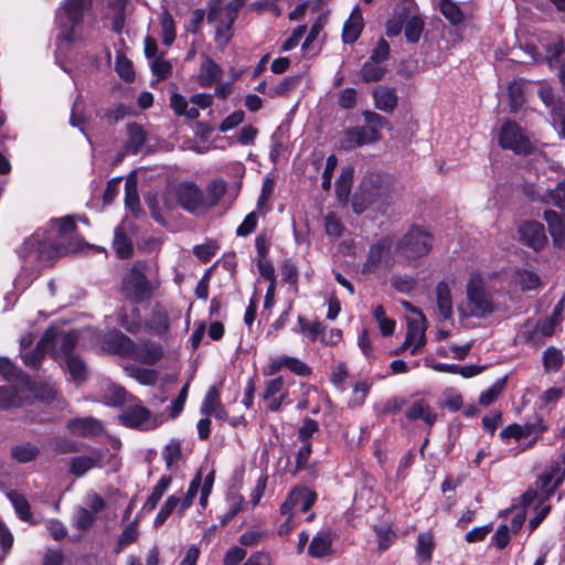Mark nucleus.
<instances>
[{"mask_svg": "<svg viewBox=\"0 0 565 565\" xmlns=\"http://www.w3.org/2000/svg\"><path fill=\"white\" fill-rule=\"evenodd\" d=\"M76 231V223L73 216H64L52 221L51 234L36 232L25 239L20 254L24 258L38 262H47L57 255L67 253L71 247L65 241L73 237Z\"/></svg>", "mask_w": 565, "mask_h": 565, "instance_id": "nucleus-1", "label": "nucleus"}, {"mask_svg": "<svg viewBox=\"0 0 565 565\" xmlns=\"http://www.w3.org/2000/svg\"><path fill=\"white\" fill-rule=\"evenodd\" d=\"M147 262L137 260L122 276L120 294L134 305L150 300L159 288V280L149 278Z\"/></svg>", "mask_w": 565, "mask_h": 565, "instance_id": "nucleus-2", "label": "nucleus"}, {"mask_svg": "<svg viewBox=\"0 0 565 565\" xmlns=\"http://www.w3.org/2000/svg\"><path fill=\"white\" fill-rule=\"evenodd\" d=\"M246 0H232L224 4L223 0H209L207 21L214 24L215 43L224 50L233 38V24Z\"/></svg>", "mask_w": 565, "mask_h": 565, "instance_id": "nucleus-3", "label": "nucleus"}, {"mask_svg": "<svg viewBox=\"0 0 565 565\" xmlns=\"http://www.w3.org/2000/svg\"><path fill=\"white\" fill-rule=\"evenodd\" d=\"M92 6V0H65L56 11V24L58 34L56 44L58 50L68 47L77 40L76 26L84 19L86 10Z\"/></svg>", "mask_w": 565, "mask_h": 565, "instance_id": "nucleus-4", "label": "nucleus"}, {"mask_svg": "<svg viewBox=\"0 0 565 565\" xmlns=\"http://www.w3.org/2000/svg\"><path fill=\"white\" fill-rule=\"evenodd\" d=\"M105 344L114 353L149 365L158 362L163 355L160 345L151 342L136 344L130 338L118 330H114L106 335Z\"/></svg>", "mask_w": 565, "mask_h": 565, "instance_id": "nucleus-5", "label": "nucleus"}, {"mask_svg": "<svg viewBox=\"0 0 565 565\" xmlns=\"http://www.w3.org/2000/svg\"><path fill=\"white\" fill-rule=\"evenodd\" d=\"M433 236L419 227H412L397 244V250L407 259H415L429 253Z\"/></svg>", "mask_w": 565, "mask_h": 565, "instance_id": "nucleus-6", "label": "nucleus"}, {"mask_svg": "<svg viewBox=\"0 0 565 565\" xmlns=\"http://www.w3.org/2000/svg\"><path fill=\"white\" fill-rule=\"evenodd\" d=\"M499 145L516 154H529L534 145L521 126L514 121H505L499 131Z\"/></svg>", "mask_w": 565, "mask_h": 565, "instance_id": "nucleus-7", "label": "nucleus"}, {"mask_svg": "<svg viewBox=\"0 0 565 565\" xmlns=\"http://www.w3.org/2000/svg\"><path fill=\"white\" fill-rule=\"evenodd\" d=\"M466 290L470 306V316L481 318L493 311L491 297L486 291L483 280L479 275H475L469 279Z\"/></svg>", "mask_w": 565, "mask_h": 565, "instance_id": "nucleus-8", "label": "nucleus"}, {"mask_svg": "<svg viewBox=\"0 0 565 565\" xmlns=\"http://www.w3.org/2000/svg\"><path fill=\"white\" fill-rule=\"evenodd\" d=\"M381 193V177L376 173H369L364 175L353 196V211L355 213H362L380 198Z\"/></svg>", "mask_w": 565, "mask_h": 565, "instance_id": "nucleus-9", "label": "nucleus"}, {"mask_svg": "<svg viewBox=\"0 0 565 565\" xmlns=\"http://www.w3.org/2000/svg\"><path fill=\"white\" fill-rule=\"evenodd\" d=\"M174 196L179 206L193 215L205 214L203 191L194 182L184 181L174 189Z\"/></svg>", "mask_w": 565, "mask_h": 565, "instance_id": "nucleus-10", "label": "nucleus"}, {"mask_svg": "<svg viewBox=\"0 0 565 565\" xmlns=\"http://www.w3.org/2000/svg\"><path fill=\"white\" fill-rule=\"evenodd\" d=\"M317 501V493L308 487H295L280 505L281 514H291L294 511L307 512Z\"/></svg>", "mask_w": 565, "mask_h": 565, "instance_id": "nucleus-11", "label": "nucleus"}, {"mask_svg": "<svg viewBox=\"0 0 565 565\" xmlns=\"http://www.w3.org/2000/svg\"><path fill=\"white\" fill-rule=\"evenodd\" d=\"M287 369L291 373L298 375V376H309L312 373L311 367L305 363L303 361L299 360L298 358L290 356L287 354H281L271 360L268 365L263 370L264 375H275L280 370Z\"/></svg>", "mask_w": 565, "mask_h": 565, "instance_id": "nucleus-12", "label": "nucleus"}, {"mask_svg": "<svg viewBox=\"0 0 565 565\" xmlns=\"http://www.w3.org/2000/svg\"><path fill=\"white\" fill-rule=\"evenodd\" d=\"M518 233L520 241L535 252L543 249L547 243L544 225L537 221L521 223Z\"/></svg>", "mask_w": 565, "mask_h": 565, "instance_id": "nucleus-13", "label": "nucleus"}, {"mask_svg": "<svg viewBox=\"0 0 565 565\" xmlns=\"http://www.w3.org/2000/svg\"><path fill=\"white\" fill-rule=\"evenodd\" d=\"M561 482L562 478L554 480V476L552 473L541 475L536 482L537 490H527L523 494V503L525 505H530L537 498H540V501L547 500L551 495L554 494Z\"/></svg>", "mask_w": 565, "mask_h": 565, "instance_id": "nucleus-14", "label": "nucleus"}, {"mask_svg": "<svg viewBox=\"0 0 565 565\" xmlns=\"http://www.w3.org/2000/svg\"><path fill=\"white\" fill-rule=\"evenodd\" d=\"M375 141L376 136L374 130L360 126L344 131L339 142L341 149L349 151Z\"/></svg>", "mask_w": 565, "mask_h": 565, "instance_id": "nucleus-15", "label": "nucleus"}, {"mask_svg": "<svg viewBox=\"0 0 565 565\" xmlns=\"http://www.w3.org/2000/svg\"><path fill=\"white\" fill-rule=\"evenodd\" d=\"M284 386L285 380L282 376H277L265 382L263 398L267 402V409L269 412H278L286 402L287 393H281Z\"/></svg>", "mask_w": 565, "mask_h": 565, "instance_id": "nucleus-16", "label": "nucleus"}, {"mask_svg": "<svg viewBox=\"0 0 565 565\" xmlns=\"http://www.w3.org/2000/svg\"><path fill=\"white\" fill-rule=\"evenodd\" d=\"M150 417V411L139 404L127 406L119 415L120 422L129 428H148Z\"/></svg>", "mask_w": 565, "mask_h": 565, "instance_id": "nucleus-17", "label": "nucleus"}, {"mask_svg": "<svg viewBox=\"0 0 565 565\" xmlns=\"http://www.w3.org/2000/svg\"><path fill=\"white\" fill-rule=\"evenodd\" d=\"M104 452L100 449H94L87 456L72 458L70 462V472L79 478L95 467H102Z\"/></svg>", "mask_w": 565, "mask_h": 565, "instance_id": "nucleus-18", "label": "nucleus"}, {"mask_svg": "<svg viewBox=\"0 0 565 565\" xmlns=\"http://www.w3.org/2000/svg\"><path fill=\"white\" fill-rule=\"evenodd\" d=\"M539 96L542 102L552 108L553 122L557 126L559 134L565 138V113L561 102L554 100V94L550 86L542 85L539 89Z\"/></svg>", "mask_w": 565, "mask_h": 565, "instance_id": "nucleus-19", "label": "nucleus"}, {"mask_svg": "<svg viewBox=\"0 0 565 565\" xmlns=\"http://www.w3.org/2000/svg\"><path fill=\"white\" fill-rule=\"evenodd\" d=\"M561 322L553 317H547L544 320L539 321L532 331H522V339L524 342L531 345H537L541 342V337H551L555 332L556 326Z\"/></svg>", "mask_w": 565, "mask_h": 565, "instance_id": "nucleus-20", "label": "nucleus"}, {"mask_svg": "<svg viewBox=\"0 0 565 565\" xmlns=\"http://www.w3.org/2000/svg\"><path fill=\"white\" fill-rule=\"evenodd\" d=\"M54 341L55 331L47 330L38 342L35 349L30 353L23 354L24 364L32 369L39 367L46 351L52 348Z\"/></svg>", "mask_w": 565, "mask_h": 565, "instance_id": "nucleus-21", "label": "nucleus"}, {"mask_svg": "<svg viewBox=\"0 0 565 565\" xmlns=\"http://www.w3.org/2000/svg\"><path fill=\"white\" fill-rule=\"evenodd\" d=\"M333 534L331 531H320L311 540L308 554L313 558H323L333 553Z\"/></svg>", "mask_w": 565, "mask_h": 565, "instance_id": "nucleus-22", "label": "nucleus"}, {"mask_svg": "<svg viewBox=\"0 0 565 565\" xmlns=\"http://www.w3.org/2000/svg\"><path fill=\"white\" fill-rule=\"evenodd\" d=\"M392 246L393 238L388 236L383 237L379 239L375 244H373L369 249L367 258L363 266V271H374L381 264L383 256L390 252Z\"/></svg>", "mask_w": 565, "mask_h": 565, "instance_id": "nucleus-23", "label": "nucleus"}, {"mask_svg": "<svg viewBox=\"0 0 565 565\" xmlns=\"http://www.w3.org/2000/svg\"><path fill=\"white\" fill-rule=\"evenodd\" d=\"M547 223L548 232L556 248H565V223L557 212L546 210L543 214Z\"/></svg>", "mask_w": 565, "mask_h": 565, "instance_id": "nucleus-24", "label": "nucleus"}, {"mask_svg": "<svg viewBox=\"0 0 565 565\" xmlns=\"http://www.w3.org/2000/svg\"><path fill=\"white\" fill-rule=\"evenodd\" d=\"M67 428L75 436H97L103 431V424L98 419L84 417L70 420Z\"/></svg>", "mask_w": 565, "mask_h": 565, "instance_id": "nucleus-25", "label": "nucleus"}, {"mask_svg": "<svg viewBox=\"0 0 565 565\" xmlns=\"http://www.w3.org/2000/svg\"><path fill=\"white\" fill-rule=\"evenodd\" d=\"M223 71L210 56L203 55L198 74V83L201 87H211L216 83L222 75Z\"/></svg>", "mask_w": 565, "mask_h": 565, "instance_id": "nucleus-26", "label": "nucleus"}, {"mask_svg": "<svg viewBox=\"0 0 565 565\" xmlns=\"http://www.w3.org/2000/svg\"><path fill=\"white\" fill-rule=\"evenodd\" d=\"M405 416L409 420L420 419L429 427H431L437 420V414L423 398L414 401L407 408Z\"/></svg>", "mask_w": 565, "mask_h": 565, "instance_id": "nucleus-27", "label": "nucleus"}, {"mask_svg": "<svg viewBox=\"0 0 565 565\" xmlns=\"http://www.w3.org/2000/svg\"><path fill=\"white\" fill-rule=\"evenodd\" d=\"M116 320L130 333L139 331L141 327V315L137 307L122 306L115 311Z\"/></svg>", "mask_w": 565, "mask_h": 565, "instance_id": "nucleus-28", "label": "nucleus"}, {"mask_svg": "<svg viewBox=\"0 0 565 565\" xmlns=\"http://www.w3.org/2000/svg\"><path fill=\"white\" fill-rule=\"evenodd\" d=\"M373 99L375 107L387 114L395 110L398 102L395 89L385 86H380L373 90Z\"/></svg>", "mask_w": 565, "mask_h": 565, "instance_id": "nucleus-29", "label": "nucleus"}, {"mask_svg": "<svg viewBox=\"0 0 565 565\" xmlns=\"http://www.w3.org/2000/svg\"><path fill=\"white\" fill-rule=\"evenodd\" d=\"M363 29L362 13L359 7L351 12L343 26L342 39L344 43H353L358 40Z\"/></svg>", "mask_w": 565, "mask_h": 565, "instance_id": "nucleus-30", "label": "nucleus"}, {"mask_svg": "<svg viewBox=\"0 0 565 565\" xmlns=\"http://www.w3.org/2000/svg\"><path fill=\"white\" fill-rule=\"evenodd\" d=\"M437 310L441 319L447 320L452 315V299L449 286L445 281L436 286Z\"/></svg>", "mask_w": 565, "mask_h": 565, "instance_id": "nucleus-31", "label": "nucleus"}, {"mask_svg": "<svg viewBox=\"0 0 565 565\" xmlns=\"http://www.w3.org/2000/svg\"><path fill=\"white\" fill-rule=\"evenodd\" d=\"M227 189V183L223 179H214L206 186V194L203 193L205 213L217 205Z\"/></svg>", "mask_w": 565, "mask_h": 565, "instance_id": "nucleus-32", "label": "nucleus"}, {"mask_svg": "<svg viewBox=\"0 0 565 565\" xmlns=\"http://www.w3.org/2000/svg\"><path fill=\"white\" fill-rule=\"evenodd\" d=\"M426 328L419 327L416 322H408L406 332V345H412L411 354L416 355L426 343Z\"/></svg>", "mask_w": 565, "mask_h": 565, "instance_id": "nucleus-33", "label": "nucleus"}, {"mask_svg": "<svg viewBox=\"0 0 565 565\" xmlns=\"http://www.w3.org/2000/svg\"><path fill=\"white\" fill-rule=\"evenodd\" d=\"M113 247L116 255L121 259L130 258L134 254L132 242L127 237L122 226H117L115 228Z\"/></svg>", "mask_w": 565, "mask_h": 565, "instance_id": "nucleus-34", "label": "nucleus"}, {"mask_svg": "<svg viewBox=\"0 0 565 565\" xmlns=\"http://www.w3.org/2000/svg\"><path fill=\"white\" fill-rule=\"evenodd\" d=\"M127 134H128V140H127V151L131 153H138L141 147L145 145L147 135L143 128L136 124L130 122L127 125Z\"/></svg>", "mask_w": 565, "mask_h": 565, "instance_id": "nucleus-35", "label": "nucleus"}, {"mask_svg": "<svg viewBox=\"0 0 565 565\" xmlns=\"http://www.w3.org/2000/svg\"><path fill=\"white\" fill-rule=\"evenodd\" d=\"M353 183V169L345 167L341 170L340 177L335 182V194L340 202H347Z\"/></svg>", "mask_w": 565, "mask_h": 565, "instance_id": "nucleus-36", "label": "nucleus"}, {"mask_svg": "<svg viewBox=\"0 0 565 565\" xmlns=\"http://www.w3.org/2000/svg\"><path fill=\"white\" fill-rule=\"evenodd\" d=\"M171 483V477L162 476L157 484L153 487L150 495L148 497L147 501L143 504V509L148 511H152L158 502L163 497L164 492L168 490Z\"/></svg>", "mask_w": 565, "mask_h": 565, "instance_id": "nucleus-37", "label": "nucleus"}, {"mask_svg": "<svg viewBox=\"0 0 565 565\" xmlns=\"http://www.w3.org/2000/svg\"><path fill=\"white\" fill-rule=\"evenodd\" d=\"M22 396L17 386H0V408L18 407L22 405Z\"/></svg>", "mask_w": 565, "mask_h": 565, "instance_id": "nucleus-38", "label": "nucleus"}, {"mask_svg": "<svg viewBox=\"0 0 565 565\" xmlns=\"http://www.w3.org/2000/svg\"><path fill=\"white\" fill-rule=\"evenodd\" d=\"M298 324L300 327L301 333L310 339L312 342L320 341V338L323 334L326 326H323L319 321H309L305 317H298Z\"/></svg>", "mask_w": 565, "mask_h": 565, "instance_id": "nucleus-39", "label": "nucleus"}, {"mask_svg": "<svg viewBox=\"0 0 565 565\" xmlns=\"http://www.w3.org/2000/svg\"><path fill=\"white\" fill-rule=\"evenodd\" d=\"M439 10L441 14L454 25L463 21V12L459 4L452 0H440Z\"/></svg>", "mask_w": 565, "mask_h": 565, "instance_id": "nucleus-40", "label": "nucleus"}, {"mask_svg": "<svg viewBox=\"0 0 565 565\" xmlns=\"http://www.w3.org/2000/svg\"><path fill=\"white\" fill-rule=\"evenodd\" d=\"M280 275L281 280L285 284H288L290 287V291L295 295L298 294V268L297 266L289 259L285 260L280 266Z\"/></svg>", "mask_w": 565, "mask_h": 565, "instance_id": "nucleus-41", "label": "nucleus"}, {"mask_svg": "<svg viewBox=\"0 0 565 565\" xmlns=\"http://www.w3.org/2000/svg\"><path fill=\"white\" fill-rule=\"evenodd\" d=\"M125 205L134 215H137L140 210L137 182L132 179H128L125 183Z\"/></svg>", "mask_w": 565, "mask_h": 565, "instance_id": "nucleus-42", "label": "nucleus"}, {"mask_svg": "<svg viewBox=\"0 0 565 565\" xmlns=\"http://www.w3.org/2000/svg\"><path fill=\"white\" fill-rule=\"evenodd\" d=\"M97 516L87 508L77 507L73 515V525L81 531L89 530L96 522Z\"/></svg>", "mask_w": 565, "mask_h": 565, "instance_id": "nucleus-43", "label": "nucleus"}, {"mask_svg": "<svg viewBox=\"0 0 565 565\" xmlns=\"http://www.w3.org/2000/svg\"><path fill=\"white\" fill-rule=\"evenodd\" d=\"M514 280L522 290H534L541 286V278L539 275L526 269L518 270L515 273Z\"/></svg>", "mask_w": 565, "mask_h": 565, "instance_id": "nucleus-44", "label": "nucleus"}, {"mask_svg": "<svg viewBox=\"0 0 565 565\" xmlns=\"http://www.w3.org/2000/svg\"><path fill=\"white\" fill-rule=\"evenodd\" d=\"M39 454V448L30 443L18 445L11 449V456L22 463L34 460Z\"/></svg>", "mask_w": 565, "mask_h": 565, "instance_id": "nucleus-45", "label": "nucleus"}, {"mask_svg": "<svg viewBox=\"0 0 565 565\" xmlns=\"http://www.w3.org/2000/svg\"><path fill=\"white\" fill-rule=\"evenodd\" d=\"M534 433L533 425H519L512 424L505 427L500 431L501 439H510L513 438L515 440H520L522 438H527Z\"/></svg>", "mask_w": 565, "mask_h": 565, "instance_id": "nucleus-46", "label": "nucleus"}, {"mask_svg": "<svg viewBox=\"0 0 565 565\" xmlns=\"http://www.w3.org/2000/svg\"><path fill=\"white\" fill-rule=\"evenodd\" d=\"M201 482H202V471L200 470V471H198V473L194 476V478L190 482V486L185 493V497L183 498L182 501H180V508L178 511L180 515H182L185 512V510L192 505L194 498L196 497L198 492L200 491Z\"/></svg>", "mask_w": 565, "mask_h": 565, "instance_id": "nucleus-47", "label": "nucleus"}, {"mask_svg": "<svg viewBox=\"0 0 565 565\" xmlns=\"http://www.w3.org/2000/svg\"><path fill=\"white\" fill-rule=\"evenodd\" d=\"M373 317L376 320L382 335H392L395 331V321L386 317L385 309L382 305L376 306L373 309Z\"/></svg>", "mask_w": 565, "mask_h": 565, "instance_id": "nucleus-48", "label": "nucleus"}, {"mask_svg": "<svg viewBox=\"0 0 565 565\" xmlns=\"http://www.w3.org/2000/svg\"><path fill=\"white\" fill-rule=\"evenodd\" d=\"M371 390V384L366 381H359L354 384L351 398L348 402L350 408L360 407L364 404Z\"/></svg>", "mask_w": 565, "mask_h": 565, "instance_id": "nucleus-49", "label": "nucleus"}, {"mask_svg": "<svg viewBox=\"0 0 565 565\" xmlns=\"http://www.w3.org/2000/svg\"><path fill=\"white\" fill-rule=\"evenodd\" d=\"M433 548L434 542L431 534L427 532L419 533L416 545L417 556L424 562H429L431 559Z\"/></svg>", "mask_w": 565, "mask_h": 565, "instance_id": "nucleus-50", "label": "nucleus"}, {"mask_svg": "<svg viewBox=\"0 0 565 565\" xmlns=\"http://www.w3.org/2000/svg\"><path fill=\"white\" fill-rule=\"evenodd\" d=\"M8 498L11 501L12 505L19 518L23 521H29L32 516L30 511V504L28 500L20 493L15 491L8 492Z\"/></svg>", "mask_w": 565, "mask_h": 565, "instance_id": "nucleus-51", "label": "nucleus"}, {"mask_svg": "<svg viewBox=\"0 0 565 565\" xmlns=\"http://www.w3.org/2000/svg\"><path fill=\"white\" fill-rule=\"evenodd\" d=\"M162 43L171 45L175 40V25L172 15L164 11L160 18Z\"/></svg>", "mask_w": 565, "mask_h": 565, "instance_id": "nucleus-52", "label": "nucleus"}, {"mask_svg": "<svg viewBox=\"0 0 565 565\" xmlns=\"http://www.w3.org/2000/svg\"><path fill=\"white\" fill-rule=\"evenodd\" d=\"M541 201L544 203L552 202L565 217V181L559 182L555 189L542 196Z\"/></svg>", "mask_w": 565, "mask_h": 565, "instance_id": "nucleus-53", "label": "nucleus"}, {"mask_svg": "<svg viewBox=\"0 0 565 565\" xmlns=\"http://www.w3.org/2000/svg\"><path fill=\"white\" fill-rule=\"evenodd\" d=\"M424 22L418 15H412L404 20V29L406 39L415 43L419 40L423 31Z\"/></svg>", "mask_w": 565, "mask_h": 565, "instance_id": "nucleus-54", "label": "nucleus"}, {"mask_svg": "<svg viewBox=\"0 0 565 565\" xmlns=\"http://www.w3.org/2000/svg\"><path fill=\"white\" fill-rule=\"evenodd\" d=\"M384 72L380 63L369 58L361 68V77L366 83L376 82L383 77Z\"/></svg>", "mask_w": 565, "mask_h": 565, "instance_id": "nucleus-55", "label": "nucleus"}, {"mask_svg": "<svg viewBox=\"0 0 565 565\" xmlns=\"http://www.w3.org/2000/svg\"><path fill=\"white\" fill-rule=\"evenodd\" d=\"M139 536L138 521L130 522L119 534L117 542V552L134 543Z\"/></svg>", "mask_w": 565, "mask_h": 565, "instance_id": "nucleus-56", "label": "nucleus"}, {"mask_svg": "<svg viewBox=\"0 0 565 565\" xmlns=\"http://www.w3.org/2000/svg\"><path fill=\"white\" fill-rule=\"evenodd\" d=\"M66 367L76 382H82L86 379L85 363L77 355H70L65 359Z\"/></svg>", "mask_w": 565, "mask_h": 565, "instance_id": "nucleus-57", "label": "nucleus"}, {"mask_svg": "<svg viewBox=\"0 0 565 565\" xmlns=\"http://www.w3.org/2000/svg\"><path fill=\"white\" fill-rule=\"evenodd\" d=\"M363 117L366 121V125L362 126V128H371L372 130H374L377 141L381 138L380 129L388 125L387 119L379 115L377 113L371 110L364 111Z\"/></svg>", "mask_w": 565, "mask_h": 565, "instance_id": "nucleus-58", "label": "nucleus"}, {"mask_svg": "<svg viewBox=\"0 0 565 565\" xmlns=\"http://www.w3.org/2000/svg\"><path fill=\"white\" fill-rule=\"evenodd\" d=\"M564 355L555 348H548L543 355V363L546 371H558L563 364Z\"/></svg>", "mask_w": 565, "mask_h": 565, "instance_id": "nucleus-59", "label": "nucleus"}, {"mask_svg": "<svg viewBox=\"0 0 565 565\" xmlns=\"http://www.w3.org/2000/svg\"><path fill=\"white\" fill-rule=\"evenodd\" d=\"M220 404H221L220 393L216 390V387L212 386L209 388V391L204 397V401L201 405V413L204 416H211L213 414V412L216 411V407H218Z\"/></svg>", "mask_w": 565, "mask_h": 565, "instance_id": "nucleus-60", "label": "nucleus"}, {"mask_svg": "<svg viewBox=\"0 0 565 565\" xmlns=\"http://www.w3.org/2000/svg\"><path fill=\"white\" fill-rule=\"evenodd\" d=\"M180 503V499L175 495H170L163 505L160 508L156 519H154V526L159 527L161 526L166 520L171 515L173 510L177 508V505Z\"/></svg>", "mask_w": 565, "mask_h": 565, "instance_id": "nucleus-61", "label": "nucleus"}, {"mask_svg": "<svg viewBox=\"0 0 565 565\" xmlns=\"http://www.w3.org/2000/svg\"><path fill=\"white\" fill-rule=\"evenodd\" d=\"M181 444L178 440H171L162 451V457L168 468L177 463L181 459Z\"/></svg>", "mask_w": 565, "mask_h": 565, "instance_id": "nucleus-62", "label": "nucleus"}, {"mask_svg": "<svg viewBox=\"0 0 565 565\" xmlns=\"http://www.w3.org/2000/svg\"><path fill=\"white\" fill-rule=\"evenodd\" d=\"M319 431V424L317 420L306 417L302 420L301 426L298 429V440L300 443H310V439L315 434Z\"/></svg>", "mask_w": 565, "mask_h": 565, "instance_id": "nucleus-63", "label": "nucleus"}, {"mask_svg": "<svg viewBox=\"0 0 565 565\" xmlns=\"http://www.w3.org/2000/svg\"><path fill=\"white\" fill-rule=\"evenodd\" d=\"M149 327L157 334H163L169 329V319L166 312L154 310L149 320Z\"/></svg>", "mask_w": 565, "mask_h": 565, "instance_id": "nucleus-64", "label": "nucleus"}]
</instances>
